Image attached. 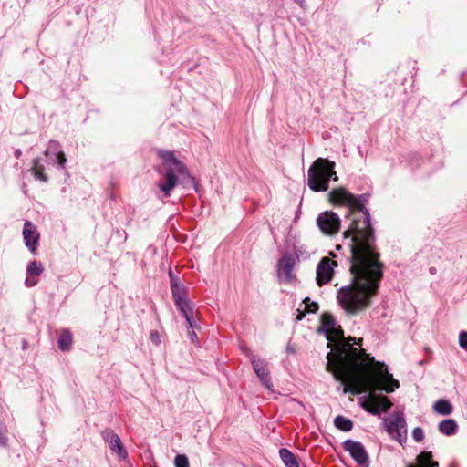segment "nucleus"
Listing matches in <instances>:
<instances>
[{
  "instance_id": "obj_5",
  "label": "nucleus",
  "mask_w": 467,
  "mask_h": 467,
  "mask_svg": "<svg viewBox=\"0 0 467 467\" xmlns=\"http://www.w3.org/2000/svg\"><path fill=\"white\" fill-rule=\"evenodd\" d=\"M387 432L392 439L402 444L407 440V424L400 414H393L388 420H384Z\"/></svg>"
},
{
  "instance_id": "obj_7",
  "label": "nucleus",
  "mask_w": 467,
  "mask_h": 467,
  "mask_svg": "<svg viewBox=\"0 0 467 467\" xmlns=\"http://www.w3.org/2000/svg\"><path fill=\"white\" fill-rule=\"evenodd\" d=\"M343 448L358 464L368 467V455L361 442L347 440L343 442Z\"/></svg>"
},
{
  "instance_id": "obj_23",
  "label": "nucleus",
  "mask_w": 467,
  "mask_h": 467,
  "mask_svg": "<svg viewBox=\"0 0 467 467\" xmlns=\"http://www.w3.org/2000/svg\"><path fill=\"white\" fill-rule=\"evenodd\" d=\"M170 277H171V291H172V295H173V297L174 296H180V290H181V286L178 283V280H176L172 274H171V271H170Z\"/></svg>"
},
{
  "instance_id": "obj_27",
  "label": "nucleus",
  "mask_w": 467,
  "mask_h": 467,
  "mask_svg": "<svg viewBox=\"0 0 467 467\" xmlns=\"http://www.w3.org/2000/svg\"><path fill=\"white\" fill-rule=\"evenodd\" d=\"M460 347L467 351V332L462 331L459 335Z\"/></svg>"
},
{
  "instance_id": "obj_14",
  "label": "nucleus",
  "mask_w": 467,
  "mask_h": 467,
  "mask_svg": "<svg viewBox=\"0 0 467 467\" xmlns=\"http://www.w3.org/2000/svg\"><path fill=\"white\" fill-rule=\"evenodd\" d=\"M174 300L177 307L182 312V316L185 317L189 325V328H193L194 321L192 317V308L191 306L190 302L181 295L174 296Z\"/></svg>"
},
{
  "instance_id": "obj_2",
  "label": "nucleus",
  "mask_w": 467,
  "mask_h": 467,
  "mask_svg": "<svg viewBox=\"0 0 467 467\" xmlns=\"http://www.w3.org/2000/svg\"><path fill=\"white\" fill-rule=\"evenodd\" d=\"M318 331L326 335L327 347L331 348L327 355L326 369L344 385V392L357 395L368 391V400L362 407L374 415L387 411L392 406L389 400L372 394L375 390L391 393L400 387L386 365L376 361L364 349L353 347L350 341L357 344L356 338L347 340L332 316H322V327Z\"/></svg>"
},
{
  "instance_id": "obj_13",
  "label": "nucleus",
  "mask_w": 467,
  "mask_h": 467,
  "mask_svg": "<svg viewBox=\"0 0 467 467\" xmlns=\"http://www.w3.org/2000/svg\"><path fill=\"white\" fill-rule=\"evenodd\" d=\"M44 266L38 261H30L26 267L25 285L26 287H33L38 283V277L43 274Z\"/></svg>"
},
{
  "instance_id": "obj_12",
  "label": "nucleus",
  "mask_w": 467,
  "mask_h": 467,
  "mask_svg": "<svg viewBox=\"0 0 467 467\" xmlns=\"http://www.w3.org/2000/svg\"><path fill=\"white\" fill-rule=\"evenodd\" d=\"M251 362L254 368V370L257 377L260 379L262 384L269 390H272L273 384L271 382V378L269 374V370L267 368V364L264 359L258 358L256 356L251 355Z\"/></svg>"
},
{
  "instance_id": "obj_35",
  "label": "nucleus",
  "mask_w": 467,
  "mask_h": 467,
  "mask_svg": "<svg viewBox=\"0 0 467 467\" xmlns=\"http://www.w3.org/2000/svg\"><path fill=\"white\" fill-rule=\"evenodd\" d=\"M21 154L20 150L16 151V155L18 157Z\"/></svg>"
},
{
  "instance_id": "obj_17",
  "label": "nucleus",
  "mask_w": 467,
  "mask_h": 467,
  "mask_svg": "<svg viewBox=\"0 0 467 467\" xmlns=\"http://www.w3.org/2000/svg\"><path fill=\"white\" fill-rule=\"evenodd\" d=\"M433 410L440 415L446 416L452 413L453 407L449 400L440 399L433 404Z\"/></svg>"
},
{
  "instance_id": "obj_28",
  "label": "nucleus",
  "mask_w": 467,
  "mask_h": 467,
  "mask_svg": "<svg viewBox=\"0 0 467 467\" xmlns=\"http://www.w3.org/2000/svg\"><path fill=\"white\" fill-rule=\"evenodd\" d=\"M150 340L156 346L161 344V337L157 331H151L150 334Z\"/></svg>"
},
{
  "instance_id": "obj_10",
  "label": "nucleus",
  "mask_w": 467,
  "mask_h": 467,
  "mask_svg": "<svg viewBox=\"0 0 467 467\" xmlns=\"http://www.w3.org/2000/svg\"><path fill=\"white\" fill-rule=\"evenodd\" d=\"M101 436L103 440L109 444V449L115 452L119 459H127L128 452L124 448L120 438L114 431L107 429L101 433Z\"/></svg>"
},
{
  "instance_id": "obj_3",
  "label": "nucleus",
  "mask_w": 467,
  "mask_h": 467,
  "mask_svg": "<svg viewBox=\"0 0 467 467\" xmlns=\"http://www.w3.org/2000/svg\"><path fill=\"white\" fill-rule=\"evenodd\" d=\"M159 156L165 166V178L158 187L163 197H169L178 184L179 178L189 176V173L185 165L174 156L172 151L161 150Z\"/></svg>"
},
{
  "instance_id": "obj_6",
  "label": "nucleus",
  "mask_w": 467,
  "mask_h": 467,
  "mask_svg": "<svg viewBox=\"0 0 467 467\" xmlns=\"http://www.w3.org/2000/svg\"><path fill=\"white\" fill-rule=\"evenodd\" d=\"M317 224L324 234L334 235L340 230L341 219L337 213L325 211L318 214Z\"/></svg>"
},
{
  "instance_id": "obj_1",
  "label": "nucleus",
  "mask_w": 467,
  "mask_h": 467,
  "mask_svg": "<svg viewBox=\"0 0 467 467\" xmlns=\"http://www.w3.org/2000/svg\"><path fill=\"white\" fill-rule=\"evenodd\" d=\"M368 199L367 194L355 195L344 187L328 192V200L334 206L349 209L347 217L350 223L343 233V244L350 251L352 282L337 290V299L342 309L352 316L369 307L383 277L384 264L380 260L371 216L365 206Z\"/></svg>"
},
{
  "instance_id": "obj_29",
  "label": "nucleus",
  "mask_w": 467,
  "mask_h": 467,
  "mask_svg": "<svg viewBox=\"0 0 467 467\" xmlns=\"http://www.w3.org/2000/svg\"><path fill=\"white\" fill-rule=\"evenodd\" d=\"M57 161H58L59 166L63 168L67 161V159L63 152H59L57 154Z\"/></svg>"
},
{
  "instance_id": "obj_26",
  "label": "nucleus",
  "mask_w": 467,
  "mask_h": 467,
  "mask_svg": "<svg viewBox=\"0 0 467 467\" xmlns=\"http://www.w3.org/2000/svg\"><path fill=\"white\" fill-rule=\"evenodd\" d=\"M6 429L2 422H0V446H5L7 443V437L5 435Z\"/></svg>"
},
{
  "instance_id": "obj_19",
  "label": "nucleus",
  "mask_w": 467,
  "mask_h": 467,
  "mask_svg": "<svg viewBox=\"0 0 467 467\" xmlns=\"http://www.w3.org/2000/svg\"><path fill=\"white\" fill-rule=\"evenodd\" d=\"M72 344V335L68 330H64L58 337V348L62 351L69 349Z\"/></svg>"
},
{
  "instance_id": "obj_30",
  "label": "nucleus",
  "mask_w": 467,
  "mask_h": 467,
  "mask_svg": "<svg viewBox=\"0 0 467 467\" xmlns=\"http://www.w3.org/2000/svg\"><path fill=\"white\" fill-rule=\"evenodd\" d=\"M188 337L192 343L197 341V334L192 329L189 330Z\"/></svg>"
},
{
  "instance_id": "obj_21",
  "label": "nucleus",
  "mask_w": 467,
  "mask_h": 467,
  "mask_svg": "<svg viewBox=\"0 0 467 467\" xmlns=\"http://www.w3.org/2000/svg\"><path fill=\"white\" fill-rule=\"evenodd\" d=\"M30 171L34 174L35 178L42 182H47V177L43 172V168L39 166L38 159L34 160V166L30 169Z\"/></svg>"
},
{
  "instance_id": "obj_32",
  "label": "nucleus",
  "mask_w": 467,
  "mask_h": 467,
  "mask_svg": "<svg viewBox=\"0 0 467 467\" xmlns=\"http://www.w3.org/2000/svg\"><path fill=\"white\" fill-rule=\"evenodd\" d=\"M242 350H243V352H247V353H248V355H250V352H249L248 348H243V347H242ZM251 355H253V354L251 353ZM249 357L251 358V356H249Z\"/></svg>"
},
{
  "instance_id": "obj_9",
  "label": "nucleus",
  "mask_w": 467,
  "mask_h": 467,
  "mask_svg": "<svg viewBox=\"0 0 467 467\" xmlns=\"http://www.w3.org/2000/svg\"><path fill=\"white\" fill-rule=\"evenodd\" d=\"M296 260L292 255H284L277 265V277L280 282L291 283L295 279L292 274Z\"/></svg>"
},
{
  "instance_id": "obj_24",
  "label": "nucleus",
  "mask_w": 467,
  "mask_h": 467,
  "mask_svg": "<svg viewBox=\"0 0 467 467\" xmlns=\"http://www.w3.org/2000/svg\"><path fill=\"white\" fill-rule=\"evenodd\" d=\"M412 438L415 441L420 442L424 439V432L420 427H416L412 430Z\"/></svg>"
},
{
  "instance_id": "obj_11",
  "label": "nucleus",
  "mask_w": 467,
  "mask_h": 467,
  "mask_svg": "<svg viewBox=\"0 0 467 467\" xmlns=\"http://www.w3.org/2000/svg\"><path fill=\"white\" fill-rule=\"evenodd\" d=\"M22 234L25 245L32 254H35L40 239V234L37 232L36 226L30 221H26Z\"/></svg>"
},
{
  "instance_id": "obj_16",
  "label": "nucleus",
  "mask_w": 467,
  "mask_h": 467,
  "mask_svg": "<svg viewBox=\"0 0 467 467\" xmlns=\"http://www.w3.org/2000/svg\"><path fill=\"white\" fill-rule=\"evenodd\" d=\"M457 429V422L453 419L443 420L438 425L439 431L446 436L454 434Z\"/></svg>"
},
{
  "instance_id": "obj_15",
  "label": "nucleus",
  "mask_w": 467,
  "mask_h": 467,
  "mask_svg": "<svg viewBox=\"0 0 467 467\" xmlns=\"http://www.w3.org/2000/svg\"><path fill=\"white\" fill-rule=\"evenodd\" d=\"M417 465H413L411 463L408 464L406 467H438V462L432 461V452L431 451H422L417 456Z\"/></svg>"
},
{
  "instance_id": "obj_22",
  "label": "nucleus",
  "mask_w": 467,
  "mask_h": 467,
  "mask_svg": "<svg viewBox=\"0 0 467 467\" xmlns=\"http://www.w3.org/2000/svg\"><path fill=\"white\" fill-rule=\"evenodd\" d=\"M175 467H189V461L186 455L178 454L174 458Z\"/></svg>"
},
{
  "instance_id": "obj_25",
  "label": "nucleus",
  "mask_w": 467,
  "mask_h": 467,
  "mask_svg": "<svg viewBox=\"0 0 467 467\" xmlns=\"http://www.w3.org/2000/svg\"><path fill=\"white\" fill-rule=\"evenodd\" d=\"M303 302L306 305V309L307 312L314 313V312L317 311L318 305L316 302H311L309 297H306L303 300Z\"/></svg>"
},
{
  "instance_id": "obj_33",
  "label": "nucleus",
  "mask_w": 467,
  "mask_h": 467,
  "mask_svg": "<svg viewBox=\"0 0 467 467\" xmlns=\"http://www.w3.org/2000/svg\"><path fill=\"white\" fill-rule=\"evenodd\" d=\"M287 350H288V351H290V352H292V353H294V352H295L294 348L289 347V346L287 347Z\"/></svg>"
},
{
  "instance_id": "obj_20",
  "label": "nucleus",
  "mask_w": 467,
  "mask_h": 467,
  "mask_svg": "<svg viewBox=\"0 0 467 467\" xmlns=\"http://www.w3.org/2000/svg\"><path fill=\"white\" fill-rule=\"evenodd\" d=\"M334 424L338 430L343 431H349L353 428V422L349 419L340 415L335 418Z\"/></svg>"
},
{
  "instance_id": "obj_4",
  "label": "nucleus",
  "mask_w": 467,
  "mask_h": 467,
  "mask_svg": "<svg viewBox=\"0 0 467 467\" xmlns=\"http://www.w3.org/2000/svg\"><path fill=\"white\" fill-rule=\"evenodd\" d=\"M335 162L325 158H317L307 171V185L314 192H326L330 179L338 181L335 171Z\"/></svg>"
},
{
  "instance_id": "obj_31",
  "label": "nucleus",
  "mask_w": 467,
  "mask_h": 467,
  "mask_svg": "<svg viewBox=\"0 0 467 467\" xmlns=\"http://www.w3.org/2000/svg\"><path fill=\"white\" fill-rule=\"evenodd\" d=\"M301 7L305 6V1L304 0H295Z\"/></svg>"
},
{
  "instance_id": "obj_8",
  "label": "nucleus",
  "mask_w": 467,
  "mask_h": 467,
  "mask_svg": "<svg viewBox=\"0 0 467 467\" xmlns=\"http://www.w3.org/2000/svg\"><path fill=\"white\" fill-rule=\"evenodd\" d=\"M337 265V264L328 257H323L320 260L316 272V281L319 286H322L331 280L334 275V268Z\"/></svg>"
},
{
  "instance_id": "obj_18",
  "label": "nucleus",
  "mask_w": 467,
  "mask_h": 467,
  "mask_svg": "<svg viewBox=\"0 0 467 467\" xmlns=\"http://www.w3.org/2000/svg\"><path fill=\"white\" fill-rule=\"evenodd\" d=\"M279 456L286 467H299L296 456L287 449L279 450Z\"/></svg>"
},
{
  "instance_id": "obj_34",
  "label": "nucleus",
  "mask_w": 467,
  "mask_h": 467,
  "mask_svg": "<svg viewBox=\"0 0 467 467\" xmlns=\"http://www.w3.org/2000/svg\"><path fill=\"white\" fill-rule=\"evenodd\" d=\"M303 316H304V314L300 313V314L297 316V319H298V320H301V319H302V317H303Z\"/></svg>"
}]
</instances>
